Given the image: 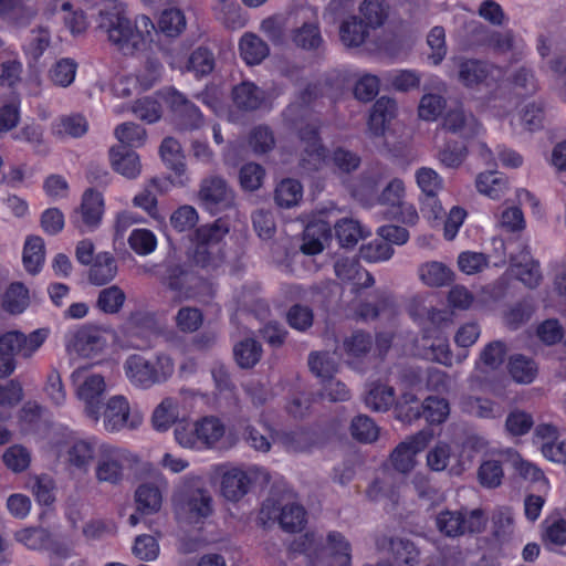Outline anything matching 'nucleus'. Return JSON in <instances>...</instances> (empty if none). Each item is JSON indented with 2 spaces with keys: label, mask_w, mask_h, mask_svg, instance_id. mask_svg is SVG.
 I'll return each instance as SVG.
<instances>
[{
  "label": "nucleus",
  "mask_w": 566,
  "mask_h": 566,
  "mask_svg": "<svg viewBox=\"0 0 566 566\" xmlns=\"http://www.w3.org/2000/svg\"><path fill=\"white\" fill-rule=\"evenodd\" d=\"M175 513L179 520L193 524L211 515L212 497L200 479L186 480L172 495Z\"/></svg>",
  "instance_id": "2"
},
{
  "label": "nucleus",
  "mask_w": 566,
  "mask_h": 566,
  "mask_svg": "<svg viewBox=\"0 0 566 566\" xmlns=\"http://www.w3.org/2000/svg\"><path fill=\"white\" fill-rule=\"evenodd\" d=\"M161 500L159 489L151 484H142L135 492L137 511L143 514H153L159 511Z\"/></svg>",
  "instance_id": "45"
},
{
  "label": "nucleus",
  "mask_w": 566,
  "mask_h": 566,
  "mask_svg": "<svg viewBox=\"0 0 566 566\" xmlns=\"http://www.w3.org/2000/svg\"><path fill=\"white\" fill-rule=\"evenodd\" d=\"M503 476V467L499 460H485L479 467L478 480L483 488L495 489L500 486Z\"/></svg>",
  "instance_id": "53"
},
{
  "label": "nucleus",
  "mask_w": 566,
  "mask_h": 566,
  "mask_svg": "<svg viewBox=\"0 0 566 566\" xmlns=\"http://www.w3.org/2000/svg\"><path fill=\"white\" fill-rule=\"evenodd\" d=\"M129 381L139 388L148 389L167 381L175 370L174 360L167 354L159 353L154 358L130 355L124 364Z\"/></svg>",
  "instance_id": "3"
},
{
  "label": "nucleus",
  "mask_w": 566,
  "mask_h": 566,
  "mask_svg": "<svg viewBox=\"0 0 566 566\" xmlns=\"http://www.w3.org/2000/svg\"><path fill=\"white\" fill-rule=\"evenodd\" d=\"M109 159L113 169L128 179H135L139 176L142 165L136 151L125 147H112Z\"/></svg>",
  "instance_id": "23"
},
{
  "label": "nucleus",
  "mask_w": 566,
  "mask_h": 566,
  "mask_svg": "<svg viewBox=\"0 0 566 566\" xmlns=\"http://www.w3.org/2000/svg\"><path fill=\"white\" fill-rule=\"evenodd\" d=\"M195 432L199 437L201 449H210L223 438L226 426L219 418L206 416L196 421Z\"/></svg>",
  "instance_id": "27"
},
{
  "label": "nucleus",
  "mask_w": 566,
  "mask_h": 566,
  "mask_svg": "<svg viewBox=\"0 0 566 566\" xmlns=\"http://www.w3.org/2000/svg\"><path fill=\"white\" fill-rule=\"evenodd\" d=\"M87 367H78L72 373V379L77 384V397L84 402V412L92 421L101 419L102 397L106 385L99 374H87Z\"/></svg>",
  "instance_id": "5"
},
{
  "label": "nucleus",
  "mask_w": 566,
  "mask_h": 566,
  "mask_svg": "<svg viewBox=\"0 0 566 566\" xmlns=\"http://www.w3.org/2000/svg\"><path fill=\"white\" fill-rule=\"evenodd\" d=\"M359 12L369 29H377L388 18V6L385 0H365L359 7Z\"/></svg>",
  "instance_id": "48"
},
{
  "label": "nucleus",
  "mask_w": 566,
  "mask_h": 566,
  "mask_svg": "<svg viewBox=\"0 0 566 566\" xmlns=\"http://www.w3.org/2000/svg\"><path fill=\"white\" fill-rule=\"evenodd\" d=\"M198 198L207 210L217 213L232 206L234 195L222 177L208 176L200 182Z\"/></svg>",
  "instance_id": "10"
},
{
  "label": "nucleus",
  "mask_w": 566,
  "mask_h": 566,
  "mask_svg": "<svg viewBox=\"0 0 566 566\" xmlns=\"http://www.w3.org/2000/svg\"><path fill=\"white\" fill-rule=\"evenodd\" d=\"M117 262L112 253L101 252L96 254L91 264L88 281L94 285H105L113 281L117 275Z\"/></svg>",
  "instance_id": "26"
},
{
  "label": "nucleus",
  "mask_w": 566,
  "mask_h": 566,
  "mask_svg": "<svg viewBox=\"0 0 566 566\" xmlns=\"http://www.w3.org/2000/svg\"><path fill=\"white\" fill-rule=\"evenodd\" d=\"M349 429L352 437L363 443H371L379 436V427L366 415L356 416L352 420Z\"/></svg>",
  "instance_id": "50"
},
{
  "label": "nucleus",
  "mask_w": 566,
  "mask_h": 566,
  "mask_svg": "<svg viewBox=\"0 0 566 566\" xmlns=\"http://www.w3.org/2000/svg\"><path fill=\"white\" fill-rule=\"evenodd\" d=\"M229 232V227L222 219L205 224L196 230V244L222 245L221 241Z\"/></svg>",
  "instance_id": "49"
},
{
  "label": "nucleus",
  "mask_w": 566,
  "mask_h": 566,
  "mask_svg": "<svg viewBox=\"0 0 566 566\" xmlns=\"http://www.w3.org/2000/svg\"><path fill=\"white\" fill-rule=\"evenodd\" d=\"M387 80L399 92H409L420 86L421 74L415 70H399L390 72Z\"/></svg>",
  "instance_id": "63"
},
{
  "label": "nucleus",
  "mask_w": 566,
  "mask_h": 566,
  "mask_svg": "<svg viewBox=\"0 0 566 566\" xmlns=\"http://www.w3.org/2000/svg\"><path fill=\"white\" fill-rule=\"evenodd\" d=\"M45 259L44 240L39 235H29L23 248L22 261L30 274L40 272Z\"/></svg>",
  "instance_id": "32"
},
{
  "label": "nucleus",
  "mask_w": 566,
  "mask_h": 566,
  "mask_svg": "<svg viewBox=\"0 0 566 566\" xmlns=\"http://www.w3.org/2000/svg\"><path fill=\"white\" fill-rule=\"evenodd\" d=\"M306 512L303 506L298 504L281 505L273 497L266 499L260 511V520L264 525L268 522L277 521L280 526L286 532L301 531L306 522Z\"/></svg>",
  "instance_id": "6"
},
{
  "label": "nucleus",
  "mask_w": 566,
  "mask_h": 566,
  "mask_svg": "<svg viewBox=\"0 0 566 566\" xmlns=\"http://www.w3.org/2000/svg\"><path fill=\"white\" fill-rule=\"evenodd\" d=\"M158 28L167 36L179 35L186 28V18L182 11L176 8L164 10L158 21Z\"/></svg>",
  "instance_id": "56"
},
{
  "label": "nucleus",
  "mask_w": 566,
  "mask_h": 566,
  "mask_svg": "<svg viewBox=\"0 0 566 566\" xmlns=\"http://www.w3.org/2000/svg\"><path fill=\"white\" fill-rule=\"evenodd\" d=\"M308 366L313 374L326 381L334 378L338 369V358L336 353L318 352L311 353L308 356Z\"/></svg>",
  "instance_id": "38"
},
{
  "label": "nucleus",
  "mask_w": 566,
  "mask_h": 566,
  "mask_svg": "<svg viewBox=\"0 0 566 566\" xmlns=\"http://www.w3.org/2000/svg\"><path fill=\"white\" fill-rule=\"evenodd\" d=\"M103 214V195L90 188L83 193L80 207L71 214V223L81 233L93 232L101 226Z\"/></svg>",
  "instance_id": "8"
},
{
  "label": "nucleus",
  "mask_w": 566,
  "mask_h": 566,
  "mask_svg": "<svg viewBox=\"0 0 566 566\" xmlns=\"http://www.w3.org/2000/svg\"><path fill=\"white\" fill-rule=\"evenodd\" d=\"M139 413L130 415L129 403L122 395L108 399L103 411V426L106 431L116 432L124 428L136 429L142 423Z\"/></svg>",
  "instance_id": "12"
},
{
  "label": "nucleus",
  "mask_w": 566,
  "mask_h": 566,
  "mask_svg": "<svg viewBox=\"0 0 566 566\" xmlns=\"http://www.w3.org/2000/svg\"><path fill=\"white\" fill-rule=\"evenodd\" d=\"M242 59L250 65L261 63L269 55V46L253 33H245L239 43Z\"/></svg>",
  "instance_id": "35"
},
{
  "label": "nucleus",
  "mask_w": 566,
  "mask_h": 566,
  "mask_svg": "<svg viewBox=\"0 0 566 566\" xmlns=\"http://www.w3.org/2000/svg\"><path fill=\"white\" fill-rule=\"evenodd\" d=\"M38 9L21 0H0V19L15 28H25L36 17Z\"/></svg>",
  "instance_id": "22"
},
{
  "label": "nucleus",
  "mask_w": 566,
  "mask_h": 566,
  "mask_svg": "<svg viewBox=\"0 0 566 566\" xmlns=\"http://www.w3.org/2000/svg\"><path fill=\"white\" fill-rule=\"evenodd\" d=\"M224 259L223 245L196 244L191 254L192 263L207 272L219 269Z\"/></svg>",
  "instance_id": "30"
},
{
  "label": "nucleus",
  "mask_w": 566,
  "mask_h": 566,
  "mask_svg": "<svg viewBox=\"0 0 566 566\" xmlns=\"http://www.w3.org/2000/svg\"><path fill=\"white\" fill-rule=\"evenodd\" d=\"M87 120L78 114L63 116L54 125L53 132L55 135L65 137L78 138L87 132Z\"/></svg>",
  "instance_id": "54"
},
{
  "label": "nucleus",
  "mask_w": 566,
  "mask_h": 566,
  "mask_svg": "<svg viewBox=\"0 0 566 566\" xmlns=\"http://www.w3.org/2000/svg\"><path fill=\"white\" fill-rule=\"evenodd\" d=\"M52 42L49 28L39 25L30 31L28 43L23 46L24 53L32 61L36 62L50 48Z\"/></svg>",
  "instance_id": "43"
},
{
  "label": "nucleus",
  "mask_w": 566,
  "mask_h": 566,
  "mask_svg": "<svg viewBox=\"0 0 566 566\" xmlns=\"http://www.w3.org/2000/svg\"><path fill=\"white\" fill-rule=\"evenodd\" d=\"M130 249L139 255H148L155 251L157 239L148 229H135L128 237Z\"/></svg>",
  "instance_id": "62"
},
{
  "label": "nucleus",
  "mask_w": 566,
  "mask_h": 566,
  "mask_svg": "<svg viewBox=\"0 0 566 566\" xmlns=\"http://www.w3.org/2000/svg\"><path fill=\"white\" fill-rule=\"evenodd\" d=\"M97 28L105 32L112 45L125 55L145 50L156 33V28L147 15H138L132 22L123 8L116 4L99 10Z\"/></svg>",
  "instance_id": "1"
},
{
  "label": "nucleus",
  "mask_w": 566,
  "mask_h": 566,
  "mask_svg": "<svg viewBox=\"0 0 566 566\" xmlns=\"http://www.w3.org/2000/svg\"><path fill=\"white\" fill-rule=\"evenodd\" d=\"M364 401L367 408L376 412L387 411L395 402V389L380 382L371 384Z\"/></svg>",
  "instance_id": "34"
},
{
  "label": "nucleus",
  "mask_w": 566,
  "mask_h": 566,
  "mask_svg": "<svg viewBox=\"0 0 566 566\" xmlns=\"http://www.w3.org/2000/svg\"><path fill=\"white\" fill-rule=\"evenodd\" d=\"M217 19L228 29L238 30L247 24V17L235 0H217L214 6Z\"/></svg>",
  "instance_id": "29"
},
{
  "label": "nucleus",
  "mask_w": 566,
  "mask_h": 566,
  "mask_svg": "<svg viewBox=\"0 0 566 566\" xmlns=\"http://www.w3.org/2000/svg\"><path fill=\"white\" fill-rule=\"evenodd\" d=\"M251 479L248 473L241 469L233 468L222 474L221 492L229 501H239L249 490Z\"/></svg>",
  "instance_id": "24"
},
{
  "label": "nucleus",
  "mask_w": 566,
  "mask_h": 566,
  "mask_svg": "<svg viewBox=\"0 0 566 566\" xmlns=\"http://www.w3.org/2000/svg\"><path fill=\"white\" fill-rule=\"evenodd\" d=\"M377 546L379 549L390 552L398 566H417L419 564V551L408 538L384 536L377 541Z\"/></svg>",
  "instance_id": "16"
},
{
  "label": "nucleus",
  "mask_w": 566,
  "mask_h": 566,
  "mask_svg": "<svg viewBox=\"0 0 566 566\" xmlns=\"http://www.w3.org/2000/svg\"><path fill=\"white\" fill-rule=\"evenodd\" d=\"M437 528L448 537H459L467 533L479 534L484 531L486 517L483 510L440 512L436 518Z\"/></svg>",
  "instance_id": "4"
},
{
  "label": "nucleus",
  "mask_w": 566,
  "mask_h": 566,
  "mask_svg": "<svg viewBox=\"0 0 566 566\" xmlns=\"http://www.w3.org/2000/svg\"><path fill=\"white\" fill-rule=\"evenodd\" d=\"M115 136L125 147H139L146 139V130L135 123H123L115 129Z\"/></svg>",
  "instance_id": "59"
},
{
  "label": "nucleus",
  "mask_w": 566,
  "mask_h": 566,
  "mask_svg": "<svg viewBox=\"0 0 566 566\" xmlns=\"http://www.w3.org/2000/svg\"><path fill=\"white\" fill-rule=\"evenodd\" d=\"M166 102L169 104L176 125L180 129L193 130L202 125L203 118L199 108L178 91L169 90L166 95Z\"/></svg>",
  "instance_id": "14"
},
{
  "label": "nucleus",
  "mask_w": 566,
  "mask_h": 566,
  "mask_svg": "<svg viewBox=\"0 0 566 566\" xmlns=\"http://www.w3.org/2000/svg\"><path fill=\"white\" fill-rule=\"evenodd\" d=\"M326 548L337 566L352 565V546L342 533L329 532L326 536Z\"/></svg>",
  "instance_id": "41"
},
{
  "label": "nucleus",
  "mask_w": 566,
  "mask_h": 566,
  "mask_svg": "<svg viewBox=\"0 0 566 566\" xmlns=\"http://www.w3.org/2000/svg\"><path fill=\"white\" fill-rule=\"evenodd\" d=\"M457 80L465 87L491 85L499 70L491 63L478 59L457 57L453 60Z\"/></svg>",
  "instance_id": "11"
},
{
  "label": "nucleus",
  "mask_w": 566,
  "mask_h": 566,
  "mask_svg": "<svg viewBox=\"0 0 566 566\" xmlns=\"http://www.w3.org/2000/svg\"><path fill=\"white\" fill-rule=\"evenodd\" d=\"M533 426V416L521 409L512 410L505 419V430L513 437L525 436L531 431Z\"/></svg>",
  "instance_id": "57"
},
{
  "label": "nucleus",
  "mask_w": 566,
  "mask_h": 566,
  "mask_svg": "<svg viewBox=\"0 0 566 566\" xmlns=\"http://www.w3.org/2000/svg\"><path fill=\"white\" fill-rule=\"evenodd\" d=\"M460 407L463 412L478 418L493 419L497 416L495 403L488 398L463 396Z\"/></svg>",
  "instance_id": "46"
},
{
  "label": "nucleus",
  "mask_w": 566,
  "mask_h": 566,
  "mask_svg": "<svg viewBox=\"0 0 566 566\" xmlns=\"http://www.w3.org/2000/svg\"><path fill=\"white\" fill-rule=\"evenodd\" d=\"M105 340L94 328L81 327L70 331L65 335V347L69 353H75L82 357H90L102 350Z\"/></svg>",
  "instance_id": "15"
},
{
  "label": "nucleus",
  "mask_w": 566,
  "mask_h": 566,
  "mask_svg": "<svg viewBox=\"0 0 566 566\" xmlns=\"http://www.w3.org/2000/svg\"><path fill=\"white\" fill-rule=\"evenodd\" d=\"M298 137L302 144L300 167L307 174L319 170L326 159V148L318 136L317 124L308 123L301 127Z\"/></svg>",
  "instance_id": "9"
},
{
  "label": "nucleus",
  "mask_w": 566,
  "mask_h": 566,
  "mask_svg": "<svg viewBox=\"0 0 566 566\" xmlns=\"http://www.w3.org/2000/svg\"><path fill=\"white\" fill-rule=\"evenodd\" d=\"M11 138L14 142L29 144L36 154L45 155L49 151L42 126L33 122L24 124L19 130L11 135Z\"/></svg>",
  "instance_id": "40"
},
{
  "label": "nucleus",
  "mask_w": 566,
  "mask_h": 566,
  "mask_svg": "<svg viewBox=\"0 0 566 566\" xmlns=\"http://www.w3.org/2000/svg\"><path fill=\"white\" fill-rule=\"evenodd\" d=\"M159 153L165 165L171 169L177 177L181 178L186 174L185 156L178 140L167 137L161 142Z\"/></svg>",
  "instance_id": "36"
},
{
  "label": "nucleus",
  "mask_w": 566,
  "mask_h": 566,
  "mask_svg": "<svg viewBox=\"0 0 566 566\" xmlns=\"http://www.w3.org/2000/svg\"><path fill=\"white\" fill-rule=\"evenodd\" d=\"M231 97L234 106L240 111L253 112L264 103L265 92L254 83L243 81L233 86Z\"/></svg>",
  "instance_id": "21"
},
{
  "label": "nucleus",
  "mask_w": 566,
  "mask_h": 566,
  "mask_svg": "<svg viewBox=\"0 0 566 566\" xmlns=\"http://www.w3.org/2000/svg\"><path fill=\"white\" fill-rule=\"evenodd\" d=\"M387 176V170L381 167L375 168L374 172L364 174L352 186V196L364 206L371 207L376 205L379 184Z\"/></svg>",
  "instance_id": "17"
},
{
  "label": "nucleus",
  "mask_w": 566,
  "mask_h": 566,
  "mask_svg": "<svg viewBox=\"0 0 566 566\" xmlns=\"http://www.w3.org/2000/svg\"><path fill=\"white\" fill-rule=\"evenodd\" d=\"M422 417L431 424L442 423L449 416V402L444 398L429 396L421 403Z\"/></svg>",
  "instance_id": "52"
},
{
  "label": "nucleus",
  "mask_w": 566,
  "mask_h": 566,
  "mask_svg": "<svg viewBox=\"0 0 566 566\" xmlns=\"http://www.w3.org/2000/svg\"><path fill=\"white\" fill-rule=\"evenodd\" d=\"M420 279L429 286H446L452 283L453 272L443 263L432 261L419 268Z\"/></svg>",
  "instance_id": "39"
},
{
  "label": "nucleus",
  "mask_w": 566,
  "mask_h": 566,
  "mask_svg": "<svg viewBox=\"0 0 566 566\" xmlns=\"http://www.w3.org/2000/svg\"><path fill=\"white\" fill-rule=\"evenodd\" d=\"M326 231L324 223L308 224L304 230L303 244L301 251L307 255H315L323 251L322 238Z\"/></svg>",
  "instance_id": "61"
},
{
  "label": "nucleus",
  "mask_w": 566,
  "mask_h": 566,
  "mask_svg": "<svg viewBox=\"0 0 566 566\" xmlns=\"http://www.w3.org/2000/svg\"><path fill=\"white\" fill-rule=\"evenodd\" d=\"M509 373L517 384H531L537 376L538 367L535 360L522 354L512 355L509 359Z\"/></svg>",
  "instance_id": "33"
},
{
  "label": "nucleus",
  "mask_w": 566,
  "mask_h": 566,
  "mask_svg": "<svg viewBox=\"0 0 566 566\" xmlns=\"http://www.w3.org/2000/svg\"><path fill=\"white\" fill-rule=\"evenodd\" d=\"M76 69L77 65L73 60L62 59L50 70V78L55 85L67 87L75 78Z\"/></svg>",
  "instance_id": "64"
},
{
  "label": "nucleus",
  "mask_w": 566,
  "mask_h": 566,
  "mask_svg": "<svg viewBox=\"0 0 566 566\" xmlns=\"http://www.w3.org/2000/svg\"><path fill=\"white\" fill-rule=\"evenodd\" d=\"M29 290L20 282L11 283L3 295L2 307L6 312L17 315L29 306Z\"/></svg>",
  "instance_id": "42"
},
{
  "label": "nucleus",
  "mask_w": 566,
  "mask_h": 566,
  "mask_svg": "<svg viewBox=\"0 0 566 566\" xmlns=\"http://www.w3.org/2000/svg\"><path fill=\"white\" fill-rule=\"evenodd\" d=\"M302 197V186L297 180H282L275 189V202L283 208H290Z\"/></svg>",
  "instance_id": "58"
},
{
  "label": "nucleus",
  "mask_w": 566,
  "mask_h": 566,
  "mask_svg": "<svg viewBox=\"0 0 566 566\" xmlns=\"http://www.w3.org/2000/svg\"><path fill=\"white\" fill-rule=\"evenodd\" d=\"M125 301V292L118 285H111L99 291L96 307L105 314H117L123 308Z\"/></svg>",
  "instance_id": "44"
},
{
  "label": "nucleus",
  "mask_w": 566,
  "mask_h": 566,
  "mask_svg": "<svg viewBox=\"0 0 566 566\" xmlns=\"http://www.w3.org/2000/svg\"><path fill=\"white\" fill-rule=\"evenodd\" d=\"M397 114V103L395 99L381 96L374 104L369 119L368 130L373 137H381L385 134L387 125Z\"/></svg>",
  "instance_id": "19"
},
{
  "label": "nucleus",
  "mask_w": 566,
  "mask_h": 566,
  "mask_svg": "<svg viewBox=\"0 0 566 566\" xmlns=\"http://www.w3.org/2000/svg\"><path fill=\"white\" fill-rule=\"evenodd\" d=\"M128 462L126 450L112 444L101 443L98 447L95 478L99 483L116 485L124 478V469Z\"/></svg>",
  "instance_id": "7"
},
{
  "label": "nucleus",
  "mask_w": 566,
  "mask_h": 566,
  "mask_svg": "<svg viewBox=\"0 0 566 566\" xmlns=\"http://www.w3.org/2000/svg\"><path fill=\"white\" fill-rule=\"evenodd\" d=\"M506 187V179L496 171L481 172L476 178L478 191L491 199L501 198L505 192Z\"/></svg>",
  "instance_id": "47"
},
{
  "label": "nucleus",
  "mask_w": 566,
  "mask_h": 566,
  "mask_svg": "<svg viewBox=\"0 0 566 566\" xmlns=\"http://www.w3.org/2000/svg\"><path fill=\"white\" fill-rule=\"evenodd\" d=\"M178 417L177 406L174 399H164L154 410L151 421L158 431H166L175 423Z\"/></svg>",
  "instance_id": "55"
},
{
  "label": "nucleus",
  "mask_w": 566,
  "mask_h": 566,
  "mask_svg": "<svg viewBox=\"0 0 566 566\" xmlns=\"http://www.w3.org/2000/svg\"><path fill=\"white\" fill-rule=\"evenodd\" d=\"M262 356L261 344L253 338H244L233 347V357L238 366L249 369L255 366Z\"/></svg>",
  "instance_id": "37"
},
{
  "label": "nucleus",
  "mask_w": 566,
  "mask_h": 566,
  "mask_svg": "<svg viewBox=\"0 0 566 566\" xmlns=\"http://www.w3.org/2000/svg\"><path fill=\"white\" fill-rule=\"evenodd\" d=\"M433 437L431 430H420L400 442L391 452L392 467L400 473H408L415 467V455L421 452Z\"/></svg>",
  "instance_id": "13"
},
{
  "label": "nucleus",
  "mask_w": 566,
  "mask_h": 566,
  "mask_svg": "<svg viewBox=\"0 0 566 566\" xmlns=\"http://www.w3.org/2000/svg\"><path fill=\"white\" fill-rule=\"evenodd\" d=\"M97 440H77L67 450L69 463L80 471L87 472L98 453Z\"/></svg>",
  "instance_id": "25"
},
{
  "label": "nucleus",
  "mask_w": 566,
  "mask_h": 566,
  "mask_svg": "<svg viewBox=\"0 0 566 566\" xmlns=\"http://www.w3.org/2000/svg\"><path fill=\"white\" fill-rule=\"evenodd\" d=\"M292 40L298 49L316 55L323 54L326 50V42L322 36L317 22H304L294 30Z\"/></svg>",
  "instance_id": "20"
},
{
  "label": "nucleus",
  "mask_w": 566,
  "mask_h": 566,
  "mask_svg": "<svg viewBox=\"0 0 566 566\" xmlns=\"http://www.w3.org/2000/svg\"><path fill=\"white\" fill-rule=\"evenodd\" d=\"M468 156L467 146L458 140H448L441 147L438 159L447 168H459Z\"/></svg>",
  "instance_id": "51"
},
{
  "label": "nucleus",
  "mask_w": 566,
  "mask_h": 566,
  "mask_svg": "<svg viewBox=\"0 0 566 566\" xmlns=\"http://www.w3.org/2000/svg\"><path fill=\"white\" fill-rule=\"evenodd\" d=\"M335 234L343 248H353L359 240L370 235L359 221L353 218H343L335 223Z\"/></svg>",
  "instance_id": "31"
},
{
  "label": "nucleus",
  "mask_w": 566,
  "mask_h": 566,
  "mask_svg": "<svg viewBox=\"0 0 566 566\" xmlns=\"http://www.w3.org/2000/svg\"><path fill=\"white\" fill-rule=\"evenodd\" d=\"M369 36V27L357 15L345 19L339 27V38L347 48H358Z\"/></svg>",
  "instance_id": "28"
},
{
  "label": "nucleus",
  "mask_w": 566,
  "mask_h": 566,
  "mask_svg": "<svg viewBox=\"0 0 566 566\" xmlns=\"http://www.w3.org/2000/svg\"><path fill=\"white\" fill-rule=\"evenodd\" d=\"M175 323L182 333H195L203 323L201 310L193 306H182L175 316Z\"/></svg>",
  "instance_id": "60"
},
{
  "label": "nucleus",
  "mask_w": 566,
  "mask_h": 566,
  "mask_svg": "<svg viewBox=\"0 0 566 566\" xmlns=\"http://www.w3.org/2000/svg\"><path fill=\"white\" fill-rule=\"evenodd\" d=\"M442 126L444 130L458 134L463 138H472L481 129V125L473 114L467 113L461 107L450 109L443 117Z\"/></svg>",
  "instance_id": "18"
}]
</instances>
